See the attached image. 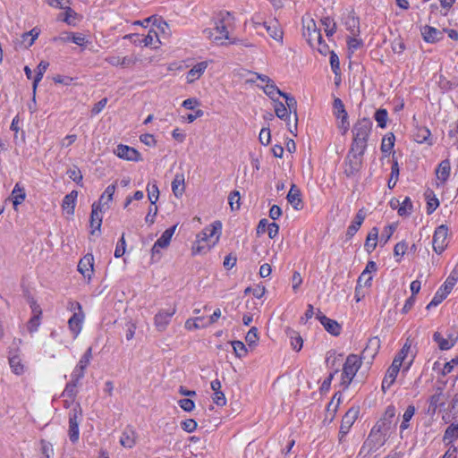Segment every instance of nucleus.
Wrapping results in <instances>:
<instances>
[{"mask_svg": "<svg viewBox=\"0 0 458 458\" xmlns=\"http://www.w3.org/2000/svg\"><path fill=\"white\" fill-rule=\"evenodd\" d=\"M286 199L295 210H301L303 208L301 191L295 184H292Z\"/></svg>", "mask_w": 458, "mask_h": 458, "instance_id": "nucleus-18", "label": "nucleus"}, {"mask_svg": "<svg viewBox=\"0 0 458 458\" xmlns=\"http://www.w3.org/2000/svg\"><path fill=\"white\" fill-rule=\"evenodd\" d=\"M371 280H372L371 275H369V273L363 271L358 278L357 285H358V287L370 286Z\"/></svg>", "mask_w": 458, "mask_h": 458, "instance_id": "nucleus-62", "label": "nucleus"}, {"mask_svg": "<svg viewBox=\"0 0 458 458\" xmlns=\"http://www.w3.org/2000/svg\"><path fill=\"white\" fill-rule=\"evenodd\" d=\"M197 426V422L192 419H187L181 423L182 428L188 433L193 432Z\"/></svg>", "mask_w": 458, "mask_h": 458, "instance_id": "nucleus-64", "label": "nucleus"}, {"mask_svg": "<svg viewBox=\"0 0 458 458\" xmlns=\"http://www.w3.org/2000/svg\"><path fill=\"white\" fill-rule=\"evenodd\" d=\"M59 40L63 42H72L80 47H84L89 42L82 33H73V32H64L60 37Z\"/></svg>", "mask_w": 458, "mask_h": 458, "instance_id": "nucleus-22", "label": "nucleus"}, {"mask_svg": "<svg viewBox=\"0 0 458 458\" xmlns=\"http://www.w3.org/2000/svg\"><path fill=\"white\" fill-rule=\"evenodd\" d=\"M421 33L427 42H436L442 38V31L429 26H425Z\"/></svg>", "mask_w": 458, "mask_h": 458, "instance_id": "nucleus-32", "label": "nucleus"}, {"mask_svg": "<svg viewBox=\"0 0 458 458\" xmlns=\"http://www.w3.org/2000/svg\"><path fill=\"white\" fill-rule=\"evenodd\" d=\"M394 144V135L391 133L390 135L385 137L382 140L381 150L383 153H388L391 151Z\"/></svg>", "mask_w": 458, "mask_h": 458, "instance_id": "nucleus-53", "label": "nucleus"}, {"mask_svg": "<svg viewBox=\"0 0 458 458\" xmlns=\"http://www.w3.org/2000/svg\"><path fill=\"white\" fill-rule=\"evenodd\" d=\"M375 119L378 123V126L384 128L386 126L387 119V112L385 109H379L375 114Z\"/></svg>", "mask_w": 458, "mask_h": 458, "instance_id": "nucleus-61", "label": "nucleus"}, {"mask_svg": "<svg viewBox=\"0 0 458 458\" xmlns=\"http://www.w3.org/2000/svg\"><path fill=\"white\" fill-rule=\"evenodd\" d=\"M430 135H431L430 131L428 128L421 127L417 130V132L414 135V138L417 142L424 143V142H428Z\"/></svg>", "mask_w": 458, "mask_h": 458, "instance_id": "nucleus-50", "label": "nucleus"}, {"mask_svg": "<svg viewBox=\"0 0 458 458\" xmlns=\"http://www.w3.org/2000/svg\"><path fill=\"white\" fill-rule=\"evenodd\" d=\"M208 61H203L195 64L187 73V82L193 83L200 78L208 68Z\"/></svg>", "mask_w": 458, "mask_h": 458, "instance_id": "nucleus-20", "label": "nucleus"}, {"mask_svg": "<svg viewBox=\"0 0 458 458\" xmlns=\"http://www.w3.org/2000/svg\"><path fill=\"white\" fill-rule=\"evenodd\" d=\"M40 315H41V310H38V314H34V316L28 322L27 327L30 333L37 331V329L40 324Z\"/></svg>", "mask_w": 458, "mask_h": 458, "instance_id": "nucleus-59", "label": "nucleus"}, {"mask_svg": "<svg viewBox=\"0 0 458 458\" xmlns=\"http://www.w3.org/2000/svg\"><path fill=\"white\" fill-rule=\"evenodd\" d=\"M75 307L78 309V312H74L72 318L68 321L70 330L76 335L81 332V324L84 318L83 312L81 311V306L79 302H75Z\"/></svg>", "mask_w": 458, "mask_h": 458, "instance_id": "nucleus-14", "label": "nucleus"}, {"mask_svg": "<svg viewBox=\"0 0 458 458\" xmlns=\"http://www.w3.org/2000/svg\"><path fill=\"white\" fill-rule=\"evenodd\" d=\"M380 348V340L377 337H371L369 339L367 345L363 349L360 359L366 361L368 364L371 363L372 360L377 353Z\"/></svg>", "mask_w": 458, "mask_h": 458, "instance_id": "nucleus-10", "label": "nucleus"}, {"mask_svg": "<svg viewBox=\"0 0 458 458\" xmlns=\"http://www.w3.org/2000/svg\"><path fill=\"white\" fill-rule=\"evenodd\" d=\"M317 318L324 326L325 329L333 335H339L341 333V326L333 319L326 317L321 311H318Z\"/></svg>", "mask_w": 458, "mask_h": 458, "instance_id": "nucleus-16", "label": "nucleus"}, {"mask_svg": "<svg viewBox=\"0 0 458 458\" xmlns=\"http://www.w3.org/2000/svg\"><path fill=\"white\" fill-rule=\"evenodd\" d=\"M148 197L152 205H155L159 198V190L156 183L148 186Z\"/></svg>", "mask_w": 458, "mask_h": 458, "instance_id": "nucleus-54", "label": "nucleus"}, {"mask_svg": "<svg viewBox=\"0 0 458 458\" xmlns=\"http://www.w3.org/2000/svg\"><path fill=\"white\" fill-rule=\"evenodd\" d=\"M399 176V166L397 161H394L391 168V176L388 180V187L394 188L396 184Z\"/></svg>", "mask_w": 458, "mask_h": 458, "instance_id": "nucleus-56", "label": "nucleus"}, {"mask_svg": "<svg viewBox=\"0 0 458 458\" xmlns=\"http://www.w3.org/2000/svg\"><path fill=\"white\" fill-rule=\"evenodd\" d=\"M394 417L395 408L390 405L386 408L383 418L372 428L369 437H377V435H379V437L383 436L385 437L392 426L395 425V423H394Z\"/></svg>", "mask_w": 458, "mask_h": 458, "instance_id": "nucleus-3", "label": "nucleus"}, {"mask_svg": "<svg viewBox=\"0 0 458 458\" xmlns=\"http://www.w3.org/2000/svg\"><path fill=\"white\" fill-rule=\"evenodd\" d=\"M115 191V184H111L106 187L104 193L101 195L98 204H99L100 207H108V202H110L113 199V196Z\"/></svg>", "mask_w": 458, "mask_h": 458, "instance_id": "nucleus-37", "label": "nucleus"}, {"mask_svg": "<svg viewBox=\"0 0 458 458\" xmlns=\"http://www.w3.org/2000/svg\"><path fill=\"white\" fill-rule=\"evenodd\" d=\"M80 381H76V379L72 378V381L68 383L65 386V389L63 393L64 396H66L71 399L72 402H73L76 394H77V386Z\"/></svg>", "mask_w": 458, "mask_h": 458, "instance_id": "nucleus-43", "label": "nucleus"}, {"mask_svg": "<svg viewBox=\"0 0 458 458\" xmlns=\"http://www.w3.org/2000/svg\"><path fill=\"white\" fill-rule=\"evenodd\" d=\"M321 22L327 36H332L335 32L336 24L330 17H324Z\"/></svg>", "mask_w": 458, "mask_h": 458, "instance_id": "nucleus-49", "label": "nucleus"}, {"mask_svg": "<svg viewBox=\"0 0 458 458\" xmlns=\"http://www.w3.org/2000/svg\"><path fill=\"white\" fill-rule=\"evenodd\" d=\"M211 389L214 394L212 400L217 406H225L226 404V398L225 394L221 391V382L218 379H215L211 382Z\"/></svg>", "mask_w": 458, "mask_h": 458, "instance_id": "nucleus-19", "label": "nucleus"}, {"mask_svg": "<svg viewBox=\"0 0 458 458\" xmlns=\"http://www.w3.org/2000/svg\"><path fill=\"white\" fill-rule=\"evenodd\" d=\"M67 175L70 179L74 181L77 183H80L82 181V174L81 170L77 166H73L67 171Z\"/></svg>", "mask_w": 458, "mask_h": 458, "instance_id": "nucleus-60", "label": "nucleus"}, {"mask_svg": "<svg viewBox=\"0 0 458 458\" xmlns=\"http://www.w3.org/2000/svg\"><path fill=\"white\" fill-rule=\"evenodd\" d=\"M136 433L132 428H126L120 438V443L126 448H131L136 443Z\"/></svg>", "mask_w": 458, "mask_h": 458, "instance_id": "nucleus-29", "label": "nucleus"}, {"mask_svg": "<svg viewBox=\"0 0 458 458\" xmlns=\"http://www.w3.org/2000/svg\"><path fill=\"white\" fill-rule=\"evenodd\" d=\"M412 203L409 197H406L402 202L400 208H398V215L401 216H407L411 212Z\"/></svg>", "mask_w": 458, "mask_h": 458, "instance_id": "nucleus-51", "label": "nucleus"}, {"mask_svg": "<svg viewBox=\"0 0 458 458\" xmlns=\"http://www.w3.org/2000/svg\"><path fill=\"white\" fill-rule=\"evenodd\" d=\"M275 113L276 116L282 120L287 121L290 118L291 113L288 111L287 107L282 103L276 101L275 104Z\"/></svg>", "mask_w": 458, "mask_h": 458, "instance_id": "nucleus-45", "label": "nucleus"}, {"mask_svg": "<svg viewBox=\"0 0 458 458\" xmlns=\"http://www.w3.org/2000/svg\"><path fill=\"white\" fill-rule=\"evenodd\" d=\"M427 199V213L428 215L432 214L439 206V200L436 197L433 191L428 190L425 193Z\"/></svg>", "mask_w": 458, "mask_h": 458, "instance_id": "nucleus-35", "label": "nucleus"}, {"mask_svg": "<svg viewBox=\"0 0 458 458\" xmlns=\"http://www.w3.org/2000/svg\"><path fill=\"white\" fill-rule=\"evenodd\" d=\"M172 191L176 198H181L185 191V178L182 174H176L172 182Z\"/></svg>", "mask_w": 458, "mask_h": 458, "instance_id": "nucleus-26", "label": "nucleus"}, {"mask_svg": "<svg viewBox=\"0 0 458 458\" xmlns=\"http://www.w3.org/2000/svg\"><path fill=\"white\" fill-rule=\"evenodd\" d=\"M333 106H334L335 115L338 119H341L339 127L341 129H343L344 132L345 133L349 128V122H348V114H347V112L345 111L344 105L340 98H335L334 100Z\"/></svg>", "mask_w": 458, "mask_h": 458, "instance_id": "nucleus-11", "label": "nucleus"}, {"mask_svg": "<svg viewBox=\"0 0 458 458\" xmlns=\"http://www.w3.org/2000/svg\"><path fill=\"white\" fill-rule=\"evenodd\" d=\"M222 223L215 221L209 227L205 228L199 235L192 246L193 253H203L210 250L219 240Z\"/></svg>", "mask_w": 458, "mask_h": 458, "instance_id": "nucleus-2", "label": "nucleus"}, {"mask_svg": "<svg viewBox=\"0 0 458 458\" xmlns=\"http://www.w3.org/2000/svg\"><path fill=\"white\" fill-rule=\"evenodd\" d=\"M398 375V372L395 370L389 369L386 371V374L382 381V390L386 392L395 381V378Z\"/></svg>", "mask_w": 458, "mask_h": 458, "instance_id": "nucleus-42", "label": "nucleus"}, {"mask_svg": "<svg viewBox=\"0 0 458 458\" xmlns=\"http://www.w3.org/2000/svg\"><path fill=\"white\" fill-rule=\"evenodd\" d=\"M433 339L435 342H437L438 344V347L441 350H449L450 348H452L454 346V338H452V339H448V337L444 338L442 336V335L438 332H436L433 335Z\"/></svg>", "mask_w": 458, "mask_h": 458, "instance_id": "nucleus-38", "label": "nucleus"}, {"mask_svg": "<svg viewBox=\"0 0 458 458\" xmlns=\"http://www.w3.org/2000/svg\"><path fill=\"white\" fill-rule=\"evenodd\" d=\"M362 360L356 354L347 356L342 373V385L347 388L361 366Z\"/></svg>", "mask_w": 458, "mask_h": 458, "instance_id": "nucleus-4", "label": "nucleus"}, {"mask_svg": "<svg viewBox=\"0 0 458 458\" xmlns=\"http://www.w3.org/2000/svg\"><path fill=\"white\" fill-rule=\"evenodd\" d=\"M94 258L91 254L85 255L78 264V270L84 276L90 277V273L93 271Z\"/></svg>", "mask_w": 458, "mask_h": 458, "instance_id": "nucleus-24", "label": "nucleus"}, {"mask_svg": "<svg viewBox=\"0 0 458 458\" xmlns=\"http://www.w3.org/2000/svg\"><path fill=\"white\" fill-rule=\"evenodd\" d=\"M451 165L448 159L443 160L436 170V175L437 181L444 184L450 176Z\"/></svg>", "mask_w": 458, "mask_h": 458, "instance_id": "nucleus-25", "label": "nucleus"}, {"mask_svg": "<svg viewBox=\"0 0 458 458\" xmlns=\"http://www.w3.org/2000/svg\"><path fill=\"white\" fill-rule=\"evenodd\" d=\"M447 293L443 291V289L439 288L435 293V296L433 297L432 301L427 305L426 309L429 310L431 307L437 306L447 297Z\"/></svg>", "mask_w": 458, "mask_h": 458, "instance_id": "nucleus-47", "label": "nucleus"}, {"mask_svg": "<svg viewBox=\"0 0 458 458\" xmlns=\"http://www.w3.org/2000/svg\"><path fill=\"white\" fill-rule=\"evenodd\" d=\"M372 123L369 119H362L358 121V123L353 127V138L358 140H366L369 137V134L371 130Z\"/></svg>", "mask_w": 458, "mask_h": 458, "instance_id": "nucleus-13", "label": "nucleus"}, {"mask_svg": "<svg viewBox=\"0 0 458 458\" xmlns=\"http://www.w3.org/2000/svg\"><path fill=\"white\" fill-rule=\"evenodd\" d=\"M240 192L233 191L230 193L228 200L232 210H237L240 208Z\"/></svg>", "mask_w": 458, "mask_h": 458, "instance_id": "nucleus-57", "label": "nucleus"}, {"mask_svg": "<svg viewBox=\"0 0 458 458\" xmlns=\"http://www.w3.org/2000/svg\"><path fill=\"white\" fill-rule=\"evenodd\" d=\"M360 413V410L357 407L350 408L347 412L344 414L342 420L339 436L340 440H342L349 432L351 427L353 425L355 420H357Z\"/></svg>", "mask_w": 458, "mask_h": 458, "instance_id": "nucleus-8", "label": "nucleus"}, {"mask_svg": "<svg viewBox=\"0 0 458 458\" xmlns=\"http://www.w3.org/2000/svg\"><path fill=\"white\" fill-rule=\"evenodd\" d=\"M263 27L273 39L280 42L281 44L283 43L284 32L276 21L269 24L263 22Z\"/></svg>", "mask_w": 458, "mask_h": 458, "instance_id": "nucleus-21", "label": "nucleus"}, {"mask_svg": "<svg viewBox=\"0 0 458 458\" xmlns=\"http://www.w3.org/2000/svg\"><path fill=\"white\" fill-rule=\"evenodd\" d=\"M414 412H415V408L413 406L410 405L407 407V409L403 416V422L400 426L401 430H404V429L408 428V427H409L408 422L414 415Z\"/></svg>", "mask_w": 458, "mask_h": 458, "instance_id": "nucleus-52", "label": "nucleus"}, {"mask_svg": "<svg viewBox=\"0 0 458 458\" xmlns=\"http://www.w3.org/2000/svg\"><path fill=\"white\" fill-rule=\"evenodd\" d=\"M361 166V157L356 154H349L348 161L345 165L344 173L347 176L355 174Z\"/></svg>", "mask_w": 458, "mask_h": 458, "instance_id": "nucleus-17", "label": "nucleus"}, {"mask_svg": "<svg viewBox=\"0 0 458 458\" xmlns=\"http://www.w3.org/2000/svg\"><path fill=\"white\" fill-rule=\"evenodd\" d=\"M367 147V141L353 138L350 154H356L358 157H362Z\"/></svg>", "mask_w": 458, "mask_h": 458, "instance_id": "nucleus-40", "label": "nucleus"}, {"mask_svg": "<svg viewBox=\"0 0 458 458\" xmlns=\"http://www.w3.org/2000/svg\"><path fill=\"white\" fill-rule=\"evenodd\" d=\"M258 328L255 327H252L249 332L246 335L245 340L248 343L249 345L255 344L258 341Z\"/></svg>", "mask_w": 458, "mask_h": 458, "instance_id": "nucleus-63", "label": "nucleus"}, {"mask_svg": "<svg viewBox=\"0 0 458 458\" xmlns=\"http://www.w3.org/2000/svg\"><path fill=\"white\" fill-rule=\"evenodd\" d=\"M9 364L14 374L21 375L24 372V366L21 363V360L18 355H13L10 357Z\"/></svg>", "mask_w": 458, "mask_h": 458, "instance_id": "nucleus-41", "label": "nucleus"}, {"mask_svg": "<svg viewBox=\"0 0 458 458\" xmlns=\"http://www.w3.org/2000/svg\"><path fill=\"white\" fill-rule=\"evenodd\" d=\"M233 16L229 12L220 11L214 14L211 20V27L203 30L206 38L212 42L223 45L229 38L227 27L233 22Z\"/></svg>", "mask_w": 458, "mask_h": 458, "instance_id": "nucleus-1", "label": "nucleus"}, {"mask_svg": "<svg viewBox=\"0 0 458 458\" xmlns=\"http://www.w3.org/2000/svg\"><path fill=\"white\" fill-rule=\"evenodd\" d=\"M77 197H78V191H72L63 199L62 208L68 216H72L74 214V208H75Z\"/></svg>", "mask_w": 458, "mask_h": 458, "instance_id": "nucleus-23", "label": "nucleus"}, {"mask_svg": "<svg viewBox=\"0 0 458 458\" xmlns=\"http://www.w3.org/2000/svg\"><path fill=\"white\" fill-rule=\"evenodd\" d=\"M176 229V225H174L168 229H166L161 235L159 239L155 242L153 248H152V254L153 256L156 253L159 252V249L166 248L172 239L173 234L174 233Z\"/></svg>", "mask_w": 458, "mask_h": 458, "instance_id": "nucleus-15", "label": "nucleus"}, {"mask_svg": "<svg viewBox=\"0 0 458 458\" xmlns=\"http://www.w3.org/2000/svg\"><path fill=\"white\" fill-rule=\"evenodd\" d=\"M345 24L352 36H357L360 33L359 20L353 15L348 16Z\"/></svg>", "mask_w": 458, "mask_h": 458, "instance_id": "nucleus-46", "label": "nucleus"}, {"mask_svg": "<svg viewBox=\"0 0 458 458\" xmlns=\"http://www.w3.org/2000/svg\"><path fill=\"white\" fill-rule=\"evenodd\" d=\"M175 308H170L167 310H160L154 318V324L157 329L160 332L165 330L171 318L175 313Z\"/></svg>", "mask_w": 458, "mask_h": 458, "instance_id": "nucleus-12", "label": "nucleus"}, {"mask_svg": "<svg viewBox=\"0 0 458 458\" xmlns=\"http://www.w3.org/2000/svg\"><path fill=\"white\" fill-rule=\"evenodd\" d=\"M48 66H49V64L46 61H41L38 64V65L37 67V75L34 79L33 85H32V89H33L34 95L36 93L38 84L42 80L43 75L46 72ZM33 100L35 101V96L33 97Z\"/></svg>", "mask_w": 458, "mask_h": 458, "instance_id": "nucleus-36", "label": "nucleus"}, {"mask_svg": "<svg viewBox=\"0 0 458 458\" xmlns=\"http://www.w3.org/2000/svg\"><path fill=\"white\" fill-rule=\"evenodd\" d=\"M458 439V423L451 424L445 432L443 440L447 442V444L453 443L454 440Z\"/></svg>", "mask_w": 458, "mask_h": 458, "instance_id": "nucleus-39", "label": "nucleus"}, {"mask_svg": "<svg viewBox=\"0 0 458 458\" xmlns=\"http://www.w3.org/2000/svg\"><path fill=\"white\" fill-rule=\"evenodd\" d=\"M155 42L160 44V40L158 39L157 33L150 30L144 38H142V43L145 47L152 46Z\"/></svg>", "mask_w": 458, "mask_h": 458, "instance_id": "nucleus-55", "label": "nucleus"}, {"mask_svg": "<svg viewBox=\"0 0 458 458\" xmlns=\"http://www.w3.org/2000/svg\"><path fill=\"white\" fill-rule=\"evenodd\" d=\"M304 36L307 38V41L311 47H315L316 44L320 45L322 35L320 30L317 28V25L313 19L303 20Z\"/></svg>", "mask_w": 458, "mask_h": 458, "instance_id": "nucleus-5", "label": "nucleus"}, {"mask_svg": "<svg viewBox=\"0 0 458 458\" xmlns=\"http://www.w3.org/2000/svg\"><path fill=\"white\" fill-rule=\"evenodd\" d=\"M377 238L378 229L377 227H373L369 233L365 242V249L369 253L373 251L377 247Z\"/></svg>", "mask_w": 458, "mask_h": 458, "instance_id": "nucleus-33", "label": "nucleus"}, {"mask_svg": "<svg viewBox=\"0 0 458 458\" xmlns=\"http://www.w3.org/2000/svg\"><path fill=\"white\" fill-rule=\"evenodd\" d=\"M364 219H365V215H364L363 211L359 210L358 213L356 214L354 220L352 222V224L349 225V227L347 229L346 235L349 238L352 237L357 233V231L360 227L361 224L363 223Z\"/></svg>", "mask_w": 458, "mask_h": 458, "instance_id": "nucleus-30", "label": "nucleus"}, {"mask_svg": "<svg viewBox=\"0 0 458 458\" xmlns=\"http://www.w3.org/2000/svg\"><path fill=\"white\" fill-rule=\"evenodd\" d=\"M114 153L122 159L127 161H141L142 157L140 153L135 149L134 148L129 147L127 145L119 144L116 148L114 150Z\"/></svg>", "mask_w": 458, "mask_h": 458, "instance_id": "nucleus-9", "label": "nucleus"}, {"mask_svg": "<svg viewBox=\"0 0 458 458\" xmlns=\"http://www.w3.org/2000/svg\"><path fill=\"white\" fill-rule=\"evenodd\" d=\"M89 363L86 361L80 360L78 365L73 369L71 377L76 379V381H80L85 374V369L88 367Z\"/></svg>", "mask_w": 458, "mask_h": 458, "instance_id": "nucleus-44", "label": "nucleus"}, {"mask_svg": "<svg viewBox=\"0 0 458 458\" xmlns=\"http://www.w3.org/2000/svg\"><path fill=\"white\" fill-rule=\"evenodd\" d=\"M102 208L99 204L93 203L90 215V226L96 230H100L102 225Z\"/></svg>", "mask_w": 458, "mask_h": 458, "instance_id": "nucleus-28", "label": "nucleus"}, {"mask_svg": "<svg viewBox=\"0 0 458 458\" xmlns=\"http://www.w3.org/2000/svg\"><path fill=\"white\" fill-rule=\"evenodd\" d=\"M264 92L273 100H275V95L283 96L284 92H282L276 85L274 83L273 81L268 82L267 84L263 87Z\"/></svg>", "mask_w": 458, "mask_h": 458, "instance_id": "nucleus-48", "label": "nucleus"}, {"mask_svg": "<svg viewBox=\"0 0 458 458\" xmlns=\"http://www.w3.org/2000/svg\"><path fill=\"white\" fill-rule=\"evenodd\" d=\"M285 98V102L287 105V109L290 113L293 112V127L295 131L297 130V123H298V117H297V101L293 97H291L290 95L284 93L283 96Z\"/></svg>", "mask_w": 458, "mask_h": 458, "instance_id": "nucleus-34", "label": "nucleus"}, {"mask_svg": "<svg viewBox=\"0 0 458 458\" xmlns=\"http://www.w3.org/2000/svg\"><path fill=\"white\" fill-rule=\"evenodd\" d=\"M81 418L80 404H76L69 415V437L72 443L79 439V422Z\"/></svg>", "mask_w": 458, "mask_h": 458, "instance_id": "nucleus-6", "label": "nucleus"}, {"mask_svg": "<svg viewBox=\"0 0 458 458\" xmlns=\"http://www.w3.org/2000/svg\"><path fill=\"white\" fill-rule=\"evenodd\" d=\"M232 346L237 357L242 358L247 354V348L241 341H233Z\"/></svg>", "mask_w": 458, "mask_h": 458, "instance_id": "nucleus-58", "label": "nucleus"}, {"mask_svg": "<svg viewBox=\"0 0 458 458\" xmlns=\"http://www.w3.org/2000/svg\"><path fill=\"white\" fill-rule=\"evenodd\" d=\"M446 399L442 387H437L435 394L429 399V411H435L438 406H442Z\"/></svg>", "mask_w": 458, "mask_h": 458, "instance_id": "nucleus-27", "label": "nucleus"}, {"mask_svg": "<svg viewBox=\"0 0 458 458\" xmlns=\"http://www.w3.org/2000/svg\"><path fill=\"white\" fill-rule=\"evenodd\" d=\"M447 235L448 227L445 225H441L436 229L433 235V249L437 253L440 254L445 250Z\"/></svg>", "mask_w": 458, "mask_h": 458, "instance_id": "nucleus-7", "label": "nucleus"}, {"mask_svg": "<svg viewBox=\"0 0 458 458\" xmlns=\"http://www.w3.org/2000/svg\"><path fill=\"white\" fill-rule=\"evenodd\" d=\"M26 198V192L23 187L20 185V183H16L12 194L11 199L13 204V208L16 209L17 206L21 204Z\"/></svg>", "mask_w": 458, "mask_h": 458, "instance_id": "nucleus-31", "label": "nucleus"}]
</instances>
